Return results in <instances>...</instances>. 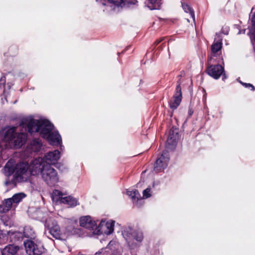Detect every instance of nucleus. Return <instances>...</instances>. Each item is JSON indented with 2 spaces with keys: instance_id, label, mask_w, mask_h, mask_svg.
Listing matches in <instances>:
<instances>
[{
  "instance_id": "obj_1",
  "label": "nucleus",
  "mask_w": 255,
  "mask_h": 255,
  "mask_svg": "<svg viewBox=\"0 0 255 255\" xmlns=\"http://www.w3.org/2000/svg\"><path fill=\"white\" fill-rule=\"evenodd\" d=\"M16 130V128L14 127H6L0 130V140L3 142L7 147L19 148L26 142V134Z\"/></svg>"
},
{
  "instance_id": "obj_2",
  "label": "nucleus",
  "mask_w": 255,
  "mask_h": 255,
  "mask_svg": "<svg viewBox=\"0 0 255 255\" xmlns=\"http://www.w3.org/2000/svg\"><path fill=\"white\" fill-rule=\"evenodd\" d=\"M4 172L6 176L13 174L14 178L18 182L26 181L30 175L27 163L19 162L14 165L12 160H9L6 163Z\"/></svg>"
},
{
  "instance_id": "obj_3",
  "label": "nucleus",
  "mask_w": 255,
  "mask_h": 255,
  "mask_svg": "<svg viewBox=\"0 0 255 255\" xmlns=\"http://www.w3.org/2000/svg\"><path fill=\"white\" fill-rule=\"evenodd\" d=\"M29 171L31 175L40 174L43 180L48 181V157L45 155L44 157L34 159L28 164Z\"/></svg>"
},
{
  "instance_id": "obj_4",
  "label": "nucleus",
  "mask_w": 255,
  "mask_h": 255,
  "mask_svg": "<svg viewBox=\"0 0 255 255\" xmlns=\"http://www.w3.org/2000/svg\"><path fill=\"white\" fill-rule=\"evenodd\" d=\"M27 129L31 134L38 132L41 137L48 139V121L42 119L30 120L27 124Z\"/></svg>"
},
{
  "instance_id": "obj_5",
  "label": "nucleus",
  "mask_w": 255,
  "mask_h": 255,
  "mask_svg": "<svg viewBox=\"0 0 255 255\" xmlns=\"http://www.w3.org/2000/svg\"><path fill=\"white\" fill-rule=\"evenodd\" d=\"M136 0H102L101 7L103 11L107 12L115 10L117 7L128 6L129 4H134Z\"/></svg>"
},
{
  "instance_id": "obj_6",
  "label": "nucleus",
  "mask_w": 255,
  "mask_h": 255,
  "mask_svg": "<svg viewBox=\"0 0 255 255\" xmlns=\"http://www.w3.org/2000/svg\"><path fill=\"white\" fill-rule=\"evenodd\" d=\"M122 234L128 245L132 248L136 246L133 242L134 240L140 243L143 239L142 232L134 230L130 227L125 229L123 232Z\"/></svg>"
},
{
  "instance_id": "obj_7",
  "label": "nucleus",
  "mask_w": 255,
  "mask_h": 255,
  "mask_svg": "<svg viewBox=\"0 0 255 255\" xmlns=\"http://www.w3.org/2000/svg\"><path fill=\"white\" fill-rule=\"evenodd\" d=\"M222 47V43L221 40L214 41L211 46L210 56L208 57V62L209 64L214 62L220 63L223 61V58L221 56V48Z\"/></svg>"
},
{
  "instance_id": "obj_8",
  "label": "nucleus",
  "mask_w": 255,
  "mask_h": 255,
  "mask_svg": "<svg viewBox=\"0 0 255 255\" xmlns=\"http://www.w3.org/2000/svg\"><path fill=\"white\" fill-rule=\"evenodd\" d=\"M49 144L60 146L61 150H62L64 146L62 145V138L58 131L55 129L54 125L49 121Z\"/></svg>"
},
{
  "instance_id": "obj_9",
  "label": "nucleus",
  "mask_w": 255,
  "mask_h": 255,
  "mask_svg": "<svg viewBox=\"0 0 255 255\" xmlns=\"http://www.w3.org/2000/svg\"><path fill=\"white\" fill-rule=\"evenodd\" d=\"M13 79L14 76L11 73L6 74V76L1 77L0 79V85L4 84L6 81H7L6 85L4 86L3 95L1 96V99L2 103H4L3 99L6 102L8 101V96L10 92L9 90L11 87L13 85Z\"/></svg>"
},
{
  "instance_id": "obj_10",
  "label": "nucleus",
  "mask_w": 255,
  "mask_h": 255,
  "mask_svg": "<svg viewBox=\"0 0 255 255\" xmlns=\"http://www.w3.org/2000/svg\"><path fill=\"white\" fill-rule=\"evenodd\" d=\"M207 73L215 79H218L221 75L223 74V79H226V76L224 73V68L220 64L210 65L206 70Z\"/></svg>"
},
{
  "instance_id": "obj_11",
  "label": "nucleus",
  "mask_w": 255,
  "mask_h": 255,
  "mask_svg": "<svg viewBox=\"0 0 255 255\" xmlns=\"http://www.w3.org/2000/svg\"><path fill=\"white\" fill-rule=\"evenodd\" d=\"M25 251L29 255H38L43 252L42 246L35 244L33 241L27 240L24 242Z\"/></svg>"
},
{
  "instance_id": "obj_12",
  "label": "nucleus",
  "mask_w": 255,
  "mask_h": 255,
  "mask_svg": "<svg viewBox=\"0 0 255 255\" xmlns=\"http://www.w3.org/2000/svg\"><path fill=\"white\" fill-rule=\"evenodd\" d=\"M169 157L167 151H164L160 157L157 159L154 166L156 172H159L164 170L167 166Z\"/></svg>"
},
{
  "instance_id": "obj_13",
  "label": "nucleus",
  "mask_w": 255,
  "mask_h": 255,
  "mask_svg": "<svg viewBox=\"0 0 255 255\" xmlns=\"http://www.w3.org/2000/svg\"><path fill=\"white\" fill-rule=\"evenodd\" d=\"M180 85L181 82L178 80L175 92L169 103L170 107L172 109H176L179 106L182 100V92Z\"/></svg>"
},
{
  "instance_id": "obj_14",
  "label": "nucleus",
  "mask_w": 255,
  "mask_h": 255,
  "mask_svg": "<svg viewBox=\"0 0 255 255\" xmlns=\"http://www.w3.org/2000/svg\"><path fill=\"white\" fill-rule=\"evenodd\" d=\"M21 248L16 245L10 244L1 250V255H18Z\"/></svg>"
},
{
  "instance_id": "obj_15",
  "label": "nucleus",
  "mask_w": 255,
  "mask_h": 255,
  "mask_svg": "<svg viewBox=\"0 0 255 255\" xmlns=\"http://www.w3.org/2000/svg\"><path fill=\"white\" fill-rule=\"evenodd\" d=\"M80 225L86 229L93 230L96 226V223L95 221L92 220L90 216H86L80 218Z\"/></svg>"
},
{
  "instance_id": "obj_16",
  "label": "nucleus",
  "mask_w": 255,
  "mask_h": 255,
  "mask_svg": "<svg viewBox=\"0 0 255 255\" xmlns=\"http://www.w3.org/2000/svg\"><path fill=\"white\" fill-rule=\"evenodd\" d=\"M178 137V130L176 128H172L169 132V135L167 140V144L174 146Z\"/></svg>"
},
{
  "instance_id": "obj_17",
  "label": "nucleus",
  "mask_w": 255,
  "mask_h": 255,
  "mask_svg": "<svg viewBox=\"0 0 255 255\" xmlns=\"http://www.w3.org/2000/svg\"><path fill=\"white\" fill-rule=\"evenodd\" d=\"M60 157V152L58 150H55L53 151H49V165H55L58 167V160Z\"/></svg>"
},
{
  "instance_id": "obj_18",
  "label": "nucleus",
  "mask_w": 255,
  "mask_h": 255,
  "mask_svg": "<svg viewBox=\"0 0 255 255\" xmlns=\"http://www.w3.org/2000/svg\"><path fill=\"white\" fill-rule=\"evenodd\" d=\"M7 238L11 243L19 241L23 238V234L18 231H9L7 232Z\"/></svg>"
},
{
  "instance_id": "obj_19",
  "label": "nucleus",
  "mask_w": 255,
  "mask_h": 255,
  "mask_svg": "<svg viewBox=\"0 0 255 255\" xmlns=\"http://www.w3.org/2000/svg\"><path fill=\"white\" fill-rule=\"evenodd\" d=\"M105 222L101 221L100 226L103 227L104 233L107 235H110L114 231V222L113 221H109L104 225Z\"/></svg>"
},
{
  "instance_id": "obj_20",
  "label": "nucleus",
  "mask_w": 255,
  "mask_h": 255,
  "mask_svg": "<svg viewBox=\"0 0 255 255\" xmlns=\"http://www.w3.org/2000/svg\"><path fill=\"white\" fill-rule=\"evenodd\" d=\"M35 218L42 222L46 223L47 219V213L44 212L41 209L36 210L34 213ZM45 228H47L46 223L45 224Z\"/></svg>"
},
{
  "instance_id": "obj_21",
  "label": "nucleus",
  "mask_w": 255,
  "mask_h": 255,
  "mask_svg": "<svg viewBox=\"0 0 255 255\" xmlns=\"http://www.w3.org/2000/svg\"><path fill=\"white\" fill-rule=\"evenodd\" d=\"M13 203L11 199H5L1 205H0V212L5 213L9 211L11 208Z\"/></svg>"
},
{
  "instance_id": "obj_22",
  "label": "nucleus",
  "mask_w": 255,
  "mask_h": 255,
  "mask_svg": "<svg viewBox=\"0 0 255 255\" xmlns=\"http://www.w3.org/2000/svg\"><path fill=\"white\" fill-rule=\"evenodd\" d=\"M62 203L68 205L69 207H75L78 204V200L71 196L64 197L62 199Z\"/></svg>"
},
{
  "instance_id": "obj_23",
  "label": "nucleus",
  "mask_w": 255,
  "mask_h": 255,
  "mask_svg": "<svg viewBox=\"0 0 255 255\" xmlns=\"http://www.w3.org/2000/svg\"><path fill=\"white\" fill-rule=\"evenodd\" d=\"M49 179L50 180L51 185H54L56 183L58 182L59 178L56 170L50 167H49Z\"/></svg>"
},
{
  "instance_id": "obj_24",
  "label": "nucleus",
  "mask_w": 255,
  "mask_h": 255,
  "mask_svg": "<svg viewBox=\"0 0 255 255\" xmlns=\"http://www.w3.org/2000/svg\"><path fill=\"white\" fill-rule=\"evenodd\" d=\"M62 196L63 194L61 191L55 190L51 195L52 200L55 204L62 203V199L64 198Z\"/></svg>"
},
{
  "instance_id": "obj_25",
  "label": "nucleus",
  "mask_w": 255,
  "mask_h": 255,
  "mask_svg": "<svg viewBox=\"0 0 255 255\" xmlns=\"http://www.w3.org/2000/svg\"><path fill=\"white\" fill-rule=\"evenodd\" d=\"M49 232L50 234L55 239L61 238V231L59 226L56 224H53V226L50 228Z\"/></svg>"
},
{
  "instance_id": "obj_26",
  "label": "nucleus",
  "mask_w": 255,
  "mask_h": 255,
  "mask_svg": "<svg viewBox=\"0 0 255 255\" xmlns=\"http://www.w3.org/2000/svg\"><path fill=\"white\" fill-rule=\"evenodd\" d=\"M22 234L23 237H24L31 239H34L35 237L34 231L33 229L29 226L25 227L24 228Z\"/></svg>"
},
{
  "instance_id": "obj_27",
  "label": "nucleus",
  "mask_w": 255,
  "mask_h": 255,
  "mask_svg": "<svg viewBox=\"0 0 255 255\" xmlns=\"http://www.w3.org/2000/svg\"><path fill=\"white\" fill-rule=\"evenodd\" d=\"M26 197V195L23 193H18L15 194L11 198L13 204H17L22 201Z\"/></svg>"
},
{
  "instance_id": "obj_28",
  "label": "nucleus",
  "mask_w": 255,
  "mask_h": 255,
  "mask_svg": "<svg viewBox=\"0 0 255 255\" xmlns=\"http://www.w3.org/2000/svg\"><path fill=\"white\" fill-rule=\"evenodd\" d=\"M182 6L184 11L187 13L189 12L191 17L193 18V20L195 21L194 11L192 8V7L187 3L184 2L182 3Z\"/></svg>"
},
{
  "instance_id": "obj_29",
  "label": "nucleus",
  "mask_w": 255,
  "mask_h": 255,
  "mask_svg": "<svg viewBox=\"0 0 255 255\" xmlns=\"http://www.w3.org/2000/svg\"><path fill=\"white\" fill-rule=\"evenodd\" d=\"M127 194L134 200H135L136 199L137 200L140 198V194L138 190L136 189L132 190H128L127 191Z\"/></svg>"
},
{
  "instance_id": "obj_30",
  "label": "nucleus",
  "mask_w": 255,
  "mask_h": 255,
  "mask_svg": "<svg viewBox=\"0 0 255 255\" xmlns=\"http://www.w3.org/2000/svg\"><path fill=\"white\" fill-rule=\"evenodd\" d=\"M42 146L41 142L38 140H33L31 144V148L34 152L40 150Z\"/></svg>"
},
{
  "instance_id": "obj_31",
  "label": "nucleus",
  "mask_w": 255,
  "mask_h": 255,
  "mask_svg": "<svg viewBox=\"0 0 255 255\" xmlns=\"http://www.w3.org/2000/svg\"><path fill=\"white\" fill-rule=\"evenodd\" d=\"M149 3L152 5L151 9H158L161 3V0H148Z\"/></svg>"
},
{
  "instance_id": "obj_32",
  "label": "nucleus",
  "mask_w": 255,
  "mask_h": 255,
  "mask_svg": "<svg viewBox=\"0 0 255 255\" xmlns=\"http://www.w3.org/2000/svg\"><path fill=\"white\" fill-rule=\"evenodd\" d=\"M150 189L149 188H146L143 191V198H147L150 196Z\"/></svg>"
},
{
  "instance_id": "obj_33",
  "label": "nucleus",
  "mask_w": 255,
  "mask_h": 255,
  "mask_svg": "<svg viewBox=\"0 0 255 255\" xmlns=\"http://www.w3.org/2000/svg\"><path fill=\"white\" fill-rule=\"evenodd\" d=\"M164 39V38H160L158 39H157L154 43V45L155 46H156V45H157L160 42H161Z\"/></svg>"
},
{
  "instance_id": "obj_34",
  "label": "nucleus",
  "mask_w": 255,
  "mask_h": 255,
  "mask_svg": "<svg viewBox=\"0 0 255 255\" xmlns=\"http://www.w3.org/2000/svg\"><path fill=\"white\" fill-rule=\"evenodd\" d=\"M244 84V85L246 86V87H252V90H255V88H254V87L252 84H246V83Z\"/></svg>"
},
{
  "instance_id": "obj_35",
  "label": "nucleus",
  "mask_w": 255,
  "mask_h": 255,
  "mask_svg": "<svg viewBox=\"0 0 255 255\" xmlns=\"http://www.w3.org/2000/svg\"><path fill=\"white\" fill-rule=\"evenodd\" d=\"M42 197V200H43V201L44 202V198H43V196H42V197Z\"/></svg>"
},
{
  "instance_id": "obj_36",
  "label": "nucleus",
  "mask_w": 255,
  "mask_h": 255,
  "mask_svg": "<svg viewBox=\"0 0 255 255\" xmlns=\"http://www.w3.org/2000/svg\"><path fill=\"white\" fill-rule=\"evenodd\" d=\"M2 146V143H0V147L1 146Z\"/></svg>"
},
{
  "instance_id": "obj_37",
  "label": "nucleus",
  "mask_w": 255,
  "mask_h": 255,
  "mask_svg": "<svg viewBox=\"0 0 255 255\" xmlns=\"http://www.w3.org/2000/svg\"><path fill=\"white\" fill-rule=\"evenodd\" d=\"M187 20L188 22H189V19H187Z\"/></svg>"
}]
</instances>
